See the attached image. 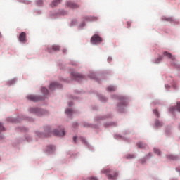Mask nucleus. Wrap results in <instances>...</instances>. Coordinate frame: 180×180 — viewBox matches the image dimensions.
I'll return each instance as SVG.
<instances>
[{
    "label": "nucleus",
    "instance_id": "25",
    "mask_svg": "<svg viewBox=\"0 0 180 180\" xmlns=\"http://www.w3.org/2000/svg\"><path fill=\"white\" fill-rule=\"evenodd\" d=\"M127 27H130L131 26V22L127 21Z\"/></svg>",
    "mask_w": 180,
    "mask_h": 180
},
{
    "label": "nucleus",
    "instance_id": "4",
    "mask_svg": "<svg viewBox=\"0 0 180 180\" xmlns=\"http://www.w3.org/2000/svg\"><path fill=\"white\" fill-rule=\"evenodd\" d=\"M19 40L21 43H26V41H27V39H26V32H22L20 34Z\"/></svg>",
    "mask_w": 180,
    "mask_h": 180
},
{
    "label": "nucleus",
    "instance_id": "30",
    "mask_svg": "<svg viewBox=\"0 0 180 180\" xmlns=\"http://www.w3.org/2000/svg\"><path fill=\"white\" fill-rule=\"evenodd\" d=\"M63 53H65V50H63Z\"/></svg>",
    "mask_w": 180,
    "mask_h": 180
},
{
    "label": "nucleus",
    "instance_id": "23",
    "mask_svg": "<svg viewBox=\"0 0 180 180\" xmlns=\"http://www.w3.org/2000/svg\"><path fill=\"white\" fill-rule=\"evenodd\" d=\"M85 180H98V179L96 177L91 176L86 179Z\"/></svg>",
    "mask_w": 180,
    "mask_h": 180
},
{
    "label": "nucleus",
    "instance_id": "3",
    "mask_svg": "<svg viewBox=\"0 0 180 180\" xmlns=\"http://www.w3.org/2000/svg\"><path fill=\"white\" fill-rule=\"evenodd\" d=\"M102 41V38L98 34L94 35L91 39V43H94V44H101Z\"/></svg>",
    "mask_w": 180,
    "mask_h": 180
},
{
    "label": "nucleus",
    "instance_id": "15",
    "mask_svg": "<svg viewBox=\"0 0 180 180\" xmlns=\"http://www.w3.org/2000/svg\"><path fill=\"white\" fill-rule=\"evenodd\" d=\"M65 113L66 115H72V109H67Z\"/></svg>",
    "mask_w": 180,
    "mask_h": 180
},
{
    "label": "nucleus",
    "instance_id": "14",
    "mask_svg": "<svg viewBox=\"0 0 180 180\" xmlns=\"http://www.w3.org/2000/svg\"><path fill=\"white\" fill-rule=\"evenodd\" d=\"M107 90L108 91V92H113V91H116V88H115V86H109L107 88Z\"/></svg>",
    "mask_w": 180,
    "mask_h": 180
},
{
    "label": "nucleus",
    "instance_id": "29",
    "mask_svg": "<svg viewBox=\"0 0 180 180\" xmlns=\"http://www.w3.org/2000/svg\"><path fill=\"white\" fill-rule=\"evenodd\" d=\"M69 106H72V103H69Z\"/></svg>",
    "mask_w": 180,
    "mask_h": 180
},
{
    "label": "nucleus",
    "instance_id": "7",
    "mask_svg": "<svg viewBox=\"0 0 180 180\" xmlns=\"http://www.w3.org/2000/svg\"><path fill=\"white\" fill-rule=\"evenodd\" d=\"M56 88H62L61 84L57 82H52L50 84L49 89H56Z\"/></svg>",
    "mask_w": 180,
    "mask_h": 180
},
{
    "label": "nucleus",
    "instance_id": "5",
    "mask_svg": "<svg viewBox=\"0 0 180 180\" xmlns=\"http://www.w3.org/2000/svg\"><path fill=\"white\" fill-rule=\"evenodd\" d=\"M72 77L73 79H81V78H84V76L79 73L72 72Z\"/></svg>",
    "mask_w": 180,
    "mask_h": 180
},
{
    "label": "nucleus",
    "instance_id": "6",
    "mask_svg": "<svg viewBox=\"0 0 180 180\" xmlns=\"http://www.w3.org/2000/svg\"><path fill=\"white\" fill-rule=\"evenodd\" d=\"M53 134H54V136H65V131H64V129H62L60 131L55 130L53 131Z\"/></svg>",
    "mask_w": 180,
    "mask_h": 180
},
{
    "label": "nucleus",
    "instance_id": "16",
    "mask_svg": "<svg viewBox=\"0 0 180 180\" xmlns=\"http://www.w3.org/2000/svg\"><path fill=\"white\" fill-rule=\"evenodd\" d=\"M153 150L155 154H158V155H161V152L160 151V150L154 148Z\"/></svg>",
    "mask_w": 180,
    "mask_h": 180
},
{
    "label": "nucleus",
    "instance_id": "26",
    "mask_svg": "<svg viewBox=\"0 0 180 180\" xmlns=\"http://www.w3.org/2000/svg\"><path fill=\"white\" fill-rule=\"evenodd\" d=\"M2 130H4V126H2V124L0 123V131H2Z\"/></svg>",
    "mask_w": 180,
    "mask_h": 180
},
{
    "label": "nucleus",
    "instance_id": "13",
    "mask_svg": "<svg viewBox=\"0 0 180 180\" xmlns=\"http://www.w3.org/2000/svg\"><path fill=\"white\" fill-rule=\"evenodd\" d=\"M59 4H61V0H55L51 3V6H57Z\"/></svg>",
    "mask_w": 180,
    "mask_h": 180
},
{
    "label": "nucleus",
    "instance_id": "31",
    "mask_svg": "<svg viewBox=\"0 0 180 180\" xmlns=\"http://www.w3.org/2000/svg\"><path fill=\"white\" fill-rule=\"evenodd\" d=\"M77 125H78V124L76 123V124H75V126H77Z\"/></svg>",
    "mask_w": 180,
    "mask_h": 180
},
{
    "label": "nucleus",
    "instance_id": "22",
    "mask_svg": "<svg viewBox=\"0 0 180 180\" xmlns=\"http://www.w3.org/2000/svg\"><path fill=\"white\" fill-rule=\"evenodd\" d=\"M155 126H156L157 127H160V126H162L161 122H160V121H156V122H155Z\"/></svg>",
    "mask_w": 180,
    "mask_h": 180
},
{
    "label": "nucleus",
    "instance_id": "9",
    "mask_svg": "<svg viewBox=\"0 0 180 180\" xmlns=\"http://www.w3.org/2000/svg\"><path fill=\"white\" fill-rule=\"evenodd\" d=\"M60 46L58 45H52L51 48H48L49 53H51V50H53V51H58L60 50Z\"/></svg>",
    "mask_w": 180,
    "mask_h": 180
},
{
    "label": "nucleus",
    "instance_id": "1",
    "mask_svg": "<svg viewBox=\"0 0 180 180\" xmlns=\"http://www.w3.org/2000/svg\"><path fill=\"white\" fill-rule=\"evenodd\" d=\"M102 173L107 175L108 179H116L117 172L110 169H105L102 170Z\"/></svg>",
    "mask_w": 180,
    "mask_h": 180
},
{
    "label": "nucleus",
    "instance_id": "18",
    "mask_svg": "<svg viewBox=\"0 0 180 180\" xmlns=\"http://www.w3.org/2000/svg\"><path fill=\"white\" fill-rule=\"evenodd\" d=\"M153 113L156 115L157 117H160V114L158 113V110L157 109L153 110Z\"/></svg>",
    "mask_w": 180,
    "mask_h": 180
},
{
    "label": "nucleus",
    "instance_id": "20",
    "mask_svg": "<svg viewBox=\"0 0 180 180\" xmlns=\"http://www.w3.org/2000/svg\"><path fill=\"white\" fill-rule=\"evenodd\" d=\"M49 148H50V149H49L48 151H53V150H54L56 148V147H54V146L51 145L49 146Z\"/></svg>",
    "mask_w": 180,
    "mask_h": 180
},
{
    "label": "nucleus",
    "instance_id": "12",
    "mask_svg": "<svg viewBox=\"0 0 180 180\" xmlns=\"http://www.w3.org/2000/svg\"><path fill=\"white\" fill-rule=\"evenodd\" d=\"M137 146L139 147V148H146L147 146L146 145V143H143V142H139L137 143Z\"/></svg>",
    "mask_w": 180,
    "mask_h": 180
},
{
    "label": "nucleus",
    "instance_id": "21",
    "mask_svg": "<svg viewBox=\"0 0 180 180\" xmlns=\"http://www.w3.org/2000/svg\"><path fill=\"white\" fill-rule=\"evenodd\" d=\"M163 20H167V22H172V18H163Z\"/></svg>",
    "mask_w": 180,
    "mask_h": 180
},
{
    "label": "nucleus",
    "instance_id": "24",
    "mask_svg": "<svg viewBox=\"0 0 180 180\" xmlns=\"http://www.w3.org/2000/svg\"><path fill=\"white\" fill-rule=\"evenodd\" d=\"M37 4L38 5H42L43 4V1H41V0H38V1H37Z\"/></svg>",
    "mask_w": 180,
    "mask_h": 180
},
{
    "label": "nucleus",
    "instance_id": "17",
    "mask_svg": "<svg viewBox=\"0 0 180 180\" xmlns=\"http://www.w3.org/2000/svg\"><path fill=\"white\" fill-rule=\"evenodd\" d=\"M161 60H162V56H159L155 61V63L156 64H158V63H160V61H161Z\"/></svg>",
    "mask_w": 180,
    "mask_h": 180
},
{
    "label": "nucleus",
    "instance_id": "10",
    "mask_svg": "<svg viewBox=\"0 0 180 180\" xmlns=\"http://www.w3.org/2000/svg\"><path fill=\"white\" fill-rule=\"evenodd\" d=\"M67 5L69 8H72V9H77V8H79L78 4L72 2H68Z\"/></svg>",
    "mask_w": 180,
    "mask_h": 180
},
{
    "label": "nucleus",
    "instance_id": "28",
    "mask_svg": "<svg viewBox=\"0 0 180 180\" xmlns=\"http://www.w3.org/2000/svg\"><path fill=\"white\" fill-rule=\"evenodd\" d=\"M108 61H112V58H108Z\"/></svg>",
    "mask_w": 180,
    "mask_h": 180
},
{
    "label": "nucleus",
    "instance_id": "8",
    "mask_svg": "<svg viewBox=\"0 0 180 180\" xmlns=\"http://www.w3.org/2000/svg\"><path fill=\"white\" fill-rule=\"evenodd\" d=\"M27 98L28 99V101H32V102H37L40 101V98H39L38 96H32V95L28 96Z\"/></svg>",
    "mask_w": 180,
    "mask_h": 180
},
{
    "label": "nucleus",
    "instance_id": "2",
    "mask_svg": "<svg viewBox=\"0 0 180 180\" xmlns=\"http://www.w3.org/2000/svg\"><path fill=\"white\" fill-rule=\"evenodd\" d=\"M163 56L172 60V61L171 62L172 65H176V64H175V61H176V58L175 57V56H172V54H171L170 53H168L167 51L164 52Z\"/></svg>",
    "mask_w": 180,
    "mask_h": 180
},
{
    "label": "nucleus",
    "instance_id": "19",
    "mask_svg": "<svg viewBox=\"0 0 180 180\" xmlns=\"http://www.w3.org/2000/svg\"><path fill=\"white\" fill-rule=\"evenodd\" d=\"M42 92H44V94H49V90L44 87V88H42Z\"/></svg>",
    "mask_w": 180,
    "mask_h": 180
},
{
    "label": "nucleus",
    "instance_id": "11",
    "mask_svg": "<svg viewBox=\"0 0 180 180\" xmlns=\"http://www.w3.org/2000/svg\"><path fill=\"white\" fill-rule=\"evenodd\" d=\"M176 110H177V112H180V102L177 103L176 107H172L169 108L170 112H174Z\"/></svg>",
    "mask_w": 180,
    "mask_h": 180
},
{
    "label": "nucleus",
    "instance_id": "27",
    "mask_svg": "<svg viewBox=\"0 0 180 180\" xmlns=\"http://www.w3.org/2000/svg\"><path fill=\"white\" fill-rule=\"evenodd\" d=\"M73 141H75V143H77V137L75 136V137L73 138Z\"/></svg>",
    "mask_w": 180,
    "mask_h": 180
}]
</instances>
